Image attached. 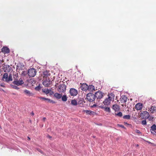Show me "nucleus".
Returning <instances> with one entry per match:
<instances>
[{"instance_id": "nucleus-1", "label": "nucleus", "mask_w": 156, "mask_h": 156, "mask_svg": "<svg viewBox=\"0 0 156 156\" xmlns=\"http://www.w3.org/2000/svg\"><path fill=\"white\" fill-rule=\"evenodd\" d=\"M2 80L7 82L12 81V75L10 74L8 76V74L7 73H4L2 77Z\"/></svg>"}, {"instance_id": "nucleus-2", "label": "nucleus", "mask_w": 156, "mask_h": 156, "mask_svg": "<svg viewBox=\"0 0 156 156\" xmlns=\"http://www.w3.org/2000/svg\"><path fill=\"white\" fill-rule=\"evenodd\" d=\"M94 95L96 98L95 103L98 104L100 101V99L103 97V94L101 91H98L95 93Z\"/></svg>"}, {"instance_id": "nucleus-3", "label": "nucleus", "mask_w": 156, "mask_h": 156, "mask_svg": "<svg viewBox=\"0 0 156 156\" xmlns=\"http://www.w3.org/2000/svg\"><path fill=\"white\" fill-rule=\"evenodd\" d=\"M86 98L90 102H93L95 100V97L94 94L92 93H89L87 95Z\"/></svg>"}, {"instance_id": "nucleus-4", "label": "nucleus", "mask_w": 156, "mask_h": 156, "mask_svg": "<svg viewBox=\"0 0 156 156\" xmlns=\"http://www.w3.org/2000/svg\"><path fill=\"white\" fill-rule=\"evenodd\" d=\"M36 70L34 68H31L29 69L27 72L28 75L31 77L34 76L36 74Z\"/></svg>"}, {"instance_id": "nucleus-5", "label": "nucleus", "mask_w": 156, "mask_h": 156, "mask_svg": "<svg viewBox=\"0 0 156 156\" xmlns=\"http://www.w3.org/2000/svg\"><path fill=\"white\" fill-rule=\"evenodd\" d=\"M66 86L64 84H61L58 87V91L59 92H64L65 91L66 89Z\"/></svg>"}, {"instance_id": "nucleus-6", "label": "nucleus", "mask_w": 156, "mask_h": 156, "mask_svg": "<svg viewBox=\"0 0 156 156\" xmlns=\"http://www.w3.org/2000/svg\"><path fill=\"white\" fill-rule=\"evenodd\" d=\"M24 82L21 78H20L19 80L15 79L13 82L14 84L18 86L21 85Z\"/></svg>"}, {"instance_id": "nucleus-7", "label": "nucleus", "mask_w": 156, "mask_h": 156, "mask_svg": "<svg viewBox=\"0 0 156 156\" xmlns=\"http://www.w3.org/2000/svg\"><path fill=\"white\" fill-rule=\"evenodd\" d=\"M69 93L71 96H75L77 95L78 92L76 89L73 88H71L70 90Z\"/></svg>"}, {"instance_id": "nucleus-8", "label": "nucleus", "mask_w": 156, "mask_h": 156, "mask_svg": "<svg viewBox=\"0 0 156 156\" xmlns=\"http://www.w3.org/2000/svg\"><path fill=\"white\" fill-rule=\"evenodd\" d=\"M43 77L44 78L47 79V78H49V77L51 75L50 72L49 70H45L43 73Z\"/></svg>"}, {"instance_id": "nucleus-9", "label": "nucleus", "mask_w": 156, "mask_h": 156, "mask_svg": "<svg viewBox=\"0 0 156 156\" xmlns=\"http://www.w3.org/2000/svg\"><path fill=\"white\" fill-rule=\"evenodd\" d=\"M51 80L49 78L47 80V78L44 80L43 82V84L45 87H48L49 85L51 83Z\"/></svg>"}, {"instance_id": "nucleus-10", "label": "nucleus", "mask_w": 156, "mask_h": 156, "mask_svg": "<svg viewBox=\"0 0 156 156\" xmlns=\"http://www.w3.org/2000/svg\"><path fill=\"white\" fill-rule=\"evenodd\" d=\"M143 118L144 119H147L150 116L149 113L147 111H143L142 113Z\"/></svg>"}, {"instance_id": "nucleus-11", "label": "nucleus", "mask_w": 156, "mask_h": 156, "mask_svg": "<svg viewBox=\"0 0 156 156\" xmlns=\"http://www.w3.org/2000/svg\"><path fill=\"white\" fill-rule=\"evenodd\" d=\"M80 86V88L83 90L86 91L89 89V87L87 85L86 83L81 84Z\"/></svg>"}, {"instance_id": "nucleus-12", "label": "nucleus", "mask_w": 156, "mask_h": 156, "mask_svg": "<svg viewBox=\"0 0 156 156\" xmlns=\"http://www.w3.org/2000/svg\"><path fill=\"white\" fill-rule=\"evenodd\" d=\"M115 97V94L113 93H111L108 94V98H107L110 101H114Z\"/></svg>"}, {"instance_id": "nucleus-13", "label": "nucleus", "mask_w": 156, "mask_h": 156, "mask_svg": "<svg viewBox=\"0 0 156 156\" xmlns=\"http://www.w3.org/2000/svg\"><path fill=\"white\" fill-rule=\"evenodd\" d=\"M2 51L4 54H8L10 52L9 49L6 47H3L2 49Z\"/></svg>"}, {"instance_id": "nucleus-14", "label": "nucleus", "mask_w": 156, "mask_h": 156, "mask_svg": "<svg viewBox=\"0 0 156 156\" xmlns=\"http://www.w3.org/2000/svg\"><path fill=\"white\" fill-rule=\"evenodd\" d=\"M11 69V67L9 65H5L4 67V71L5 72H9Z\"/></svg>"}, {"instance_id": "nucleus-15", "label": "nucleus", "mask_w": 156, "mask_h": 156, "mask_svg": "<svg viewBox=\"0 0 156 156\" xmlns=\"http://www.w3.org/2000/svg\"><path fill=\"white\" fill-rule=\"evenodd\" d=\"M112 108L115 112H118L120 110L119 106L117 104L113 105L112 106Z\"/></svg>"}, {"instance_id": "nucleus-16", "label": "nucleus", "mask_w": 156, "mask_h": 156, "mask_svg": "<svg viewBox=\"0 0 156 156\" xmlns=\"http://www.w3.org/2000/svg\"><path fill=\"white\" fill-rule=\"evenodd\" d=\"M135 108L137 110H141L143 108L142 104L140 103L136 104L135 105Z\"/></svg>"}, {"instance_id": "nucleus-17", "label": "nucleus", "mask_w": 156, "mask_h": 156, "mask_svg": "<svg viewBox=\"0 0 156 156\" xmlns=\"http://www.w3.org/2000/svg\"><path fill=\"white\" fill-rule=\"evenodd\" d=\"M127 98L125 95H123L120 98V100L122 103H126L127 101Z\"/></svg>"}, {"instance_id": "nucleus-18", "label": "nucleus", "mask_w": 156, "mask_h": 156, "mask_svg": "<svg viewBox=\"0 0 156 156\" xmlns=\"http://www.w3.org/2000/svg\"><path fill=\"white\" fill-rule=\"evenodd\" d=\"M148 111L151 112V113H153L154 111L156 112V107L151 106L150 108H148Z\"/></svg>"}, {"instance_id": "nucleus-19", "label": "nucleus", "mask_w": 156, "mask_h": 156, "mask_svg": "<svg viewBox=\"0 0 156 156\" xmlns=\"http://www.w3.org/2000/svg\"><path fill=\"white\" fill-rule=\"evenodd\" d=\"M100 107L104 109V110L109 113L111 112V110L110 108L108 107H104V106H100Z\"/></svg>"}, {"instance_id": "nucleus-20", "label": "nucleus", "mask_w": 156, "mask_h": 156, "mask_svg": "<svg viewBox=\"0 0 156 156\" xmlns=\"http://www.w3.org/2000/svg\"><path fill=\"white\" fill-rule=\"evenodd\" d=\"M111 101L107 98H106L103 102V104L105 105H108L110 104Z\"/></svg>"}, {"instance_id": "nucleus-21", "label": "nucleus", "mask_w": 156, "mask_h": 156, "mask_svg": "<svg viewBox=\"0 0 156 156\" xmlns=\"http://www.w3.org/2000/svg\"><path fill=\"white\" fill-rule=\"evenodd\" d=\"M62 94H60L58 93H56L54 94V96L57 99H60L62 97Z\"/></svg>"}, {"instance_id": "nucleus-22", "label": "nucleus", "mask_w": 156, "mask_h": 156, "mask_svg": "<svg viewBox=\"0 0 156 156\" xmlns=\"http://www.w3.org/2000/svg\"><path fill=\"white\" fill-rule=\"evenodd\" d=\"M24 92L26 95L28 96H30L33 95V94L32 93H30L28 90H25L24 91Z\"/></svg>"}, {"instance_id": "nucleus-23", "label": "nucleus", "mask_w": 156, "mask_h": 156, "mask_svg": "<svg viewBox=\"0 0 156 156\" xmlns=\"http://www.w3.org/2000/svg\"><path fill=\"white\" fill-rule=\"evenodd\" d=\"M83 112H85L88 115H91L92 114V113H94V112L90 110H84L83 111Z\"/></svg>"}, {"instance_id": "nucleus-24", "label": "nucleus", "mask_w": 156, "mask_h": 156, "mask_svg": "<svg viewBox=\"0 0 156 156\" xmlns=\"http://www.w3.org/2000/svg\"><path fill=\"white\" fill-rule=\"evenodd\" d=\"M115 116H117L118 117H121L122 116V113L121 112H119L118 113H115Z\"/></svg>"}, {"instance_id": "nucleus-25", "label": "nucleus", "mask_w": 156, "mask_h": 156, "mask_svg": "<svg viewBox=\"0 0 156 156\" xmlns=\"http://www.w3.org/2000/svg\"><path fill=\"white\" fill-rule=\"evenodd\" d=\"M71 104L73 105H76L77 104V102L75 100H73L71 101Z\"/></svg>"}, {"instance_id": "nucleus-26", "label": "nucleus", "mask_w": 156, "mask_h": 156, "mask_svg": "<svg viewBox=\"0 0 156 156\" xmlns=\"http://www.w3.org/2000/svg\"><path fill=\"white\" fill-rule=\"evenodd\" d=\"M89 89L88 90H90L91 91H93L94 90V87L92 85H90L88 86Z\"/></svg>"}, {"instance_id": "nucleus-27", "label": "nucleus", "mask_w": 156, "mask_h": 156, "mask_svg": "<svg viewBox=\"0 0 156 156\" xmlns=\"http://www.w3.org/2000/svg\"><path fill=\"white\" fill-rule=\"evenodd\" d=\"M123 118L125 119H130V116L129 115H125L123 116Z\"/></svg>"}, {"instance_id": "nucleus-28", "label": "nucleus", "mask_w": 156, "mask_h": 156, "mask_svg": "<svg viewBox=\"0 0 156 156\" xmlns=\"http://www.w3.org/2000/svg\"><path fill=\"white\" fill-rule=\"evenodd\" d=\"M62 100L64 101H65L67 100V98L66 95H63L62 97Z\"/></svg>"}, {"instance_id": "nucleus-29", "label": "nucleus", "mask_w": 156, "mask_h": 156, "mask_svg": "<svg viewBox=\"0 0 156 156\" xmlns=\"http://www.w3.org/2000/svg\"><path fill=\"white\" fill-rule=\"evenodd\" d=\"M151 130H156V125L155 124L153 125L151 127Z\"/></svg>"}, {"instance_id": "nucleus-30", "label": "nucleus", "mask_w": 156, "mask_h": 156, "mask_svg": "<svg viewBox=\"0 0 156 156\" xmlns=\"http://www.w3.org/2000/svg\"><path fill=\"white\" fill-rule=\"evenodd\" d=\"M51 91V90H49L48 89H47L45 91H44V92H45L46 94H48L49 93H50Z\"/></svg>"}, {"instance_id": "nucleus-31", "label": "nucleus", "mask_w": 156, "mask_h": 156, "mask_svg": "<svg viewBox=\"0 0 156 156\" xmlns=\"http://www.w3.org/2000/svg\"><path fill=\"white\" fill-rule=\"evenodd\" d=\"M47 101H48V102H49L50 103H55V102H54L53 100H52L49 98H47Z\"/></svg>"}, {"instance_id": "nucleus-32", "label": "nucleus", "mask_w": 156, "mask_h": 156, "mask_svg": "<svg viewBox=\"0 0 156 156\" xmlns=\"http://www.w3.org/2000/svg\"><path fill=\"white\" fill-rule=\"evenodd\" d=\"M142 124L143 125H145L146 124L147 122L146 120H143L141 122Z\"/></svg>"}, {"instance_id": "nucleus-33", "label": "nucleus", "mask_w": 156, "mask_h": 156, "mask_svg": "<svg viewBox=\"0 0 156 156\" xmlns=\"http://www.w3.org/2000/svg\"><path fill=\"white\" fill-rule=\"evenodd\" d=\"M27 73V71H23L22 73V74L23 75H25Z\"/></svg>"}, {"instance_id": "nucleus-34", "label": "nucleus", "mask_w": 156, "mask_h": 156, "mask_svg": "<svg viewBox=\"0 0 156 156\" xmlns=\"http://www.w3.org/2000/svg\"><path fill=\"white\" fill-rule=\"evenodd\" d=\"M149 120L150 121H152L153 120L154 118L152 117H150V116L149 117V118H148Z\"/></svg>"}, {"instance_id": "nucleus-35", "label": "nucleus", "mask_w": 156, "mask_h": 156, "mask_svg": "<svg viewBox=\"0 0 156 156\" xmlns=\"http://www.w3.org/2000/svg\"><path fill=\"white\" fill-rule=\"evenodd\" d=\"M39 98L41 99H42L44 100L47 101V98H44V97H41Z\"/></svg>"}, {"instance_id": "nucleus-36", "label": "nucleus", "mask_w": 156, "mask_h": 156, "mask_svg": "<svg viewBox=\"0 0 156 156\" xmlns=\"http://www.w3.org/2000/svg\"><path fill=\"white\" fill-rule=\"evenodd\" d=\"M135 131L136 133H141L140 131V130L138 129H136L135 130Z\"/></svg>"}, {"instance_id": "nucleus-37", "label": "nucleus", "mask_w": 156, "mask_h": 156, "mask_svg": "<svg viewBox=\"0 0 156 156\" xmlns=\"http://www.w3.org/2000/svg\"><path fill=\"white\" fill-rule=\"evenodd\" d=\"M151 131L152 133L156 135V132H155V130H153L152 131V130H151Z\"/></svg>"}, {"instance_id": "nucleus-38", "label": "nucleus", "mask_w": 156, "mask_h": 156, "mask_svg": "<svg viewBox=\"0 0 156 156\" xmlns=\"http://www.w3.org/2000/svg\"><path fill=\"white\" fill-rule=\"evenodd\" d=\"M37 150L39 152H41V153H43V152L40 149L38 148L37 149Z\"/></svg>"}, {"instance_id": "nucleus-39", "label": "nucleus", "mask_w": 156, "mask_h": 156, "mask_svg": "<svg viewBox=\"0 0 156 156\" xmlns=\"http://www.w3.org/2000/svg\"><path fill=\"white\" fill-rule=\"evenodd\" d=\"M4 85H5L4 84L2 83L0 84V86L2 87H5V86Z\"/></svg>"}, {"instance_id": "nucleus-40", "label": "nucleus", "mask_w": 156, "mask_h": 156, "mask_svg": "<svg viewBox=\"0 0 156 156\" xmlns=\"http://www.w3.org/2000/svg\"><path fill=\"white\" fill-rule=\"evenodd\" d=\"M13 87L14 88L16 89H19V88L18 87H17L16 86H14Z\"/></svg>"}, {"instance_id": "nucleus-41", "label": "nucleus", "mask_w": 156, "mask_h": 156, "mask_svg": "<svg viewBox=\"0 0 156 156\" xmlns=\"http://www.w3.org/2000/svg\"><path fill=\"white\" fill-rule=\"evenodd\" d=\"M120 126L122 128H124V129H125V127H124V126L123 125H121Z\"/></svg>"}, {"instance_id": "nucleus-42", "label": "nucleus", "mask_w": 156, "mask_h": 156, "mask_svg": "<svg viewBox=\"0 0 156 156\" xmlns=\"http://www.w3.org/2000/svg\"><path fill=\"white\" fill-rule=\"evenodd\" d=\"M46 119V118L45 117H44L43 118V120L44 121H45Z\"/></svg>"}, {"instance_id": "nucleus-43", "label": "nucleus", "mask_w": 156, "mask_h": 156, "mask_svg": "<svg viewBox=\"0 0 156 156\" xmlns=\"http://www.w3.org/2000/svg\"><path fill=\"white\" fill-rule=\"evenodd\" d=\"M139 146V144H137L136 145H135V146H136V147H138Z\"/></svg>"}, {"instance_id": "nucleus-44", "label": "nucleus", "mask_w": 156, "mask_h": 156, "mask_svg": "<svg viewBox=\"0 0 156 156\" xmlns=\"http://www.w3.org/2000/svg\"><path fill=\"white\" fill-rule=\"evenodd\" d=\"M27 138H28V140H30V138L29 136L27 137Z\"/></svg>"}, {"instance_id": "nucleus-45", "label": "nucleus", "mask_w": 156, "mask_h": 156, "mask_svg": "<svg viewBox=\"0 0 156 156\" xmlns=\"http://www.w3.org/2000/svg\"><path fill=\"white\" fill-rule=\"evenodd\" d=\"M31 114H32L33 115H34V113L33 112H32L31 113Z\"/></svg>"}, {"instance_id": "nucleus-46", "label": "nucleus", "mask_w": 156, "mask_h": 156, "mask_svg": "<svg viewBox=\"0 0 156 156\" xmlns=\"http://www.w3.org/2000/svg\"><path fill=\"white\" fill-rule=\"evenodd\" d=\"M48 137L49 138H51V137L49 135H48Z\"/></svg>"}, {"instance_id": "nucleus-47", "label": "nucleus", "mask_w": 156, "mask_h": 156, "mask_svg": "<svg viewBox=\"0 0 156 156\" xmlns=\"http://www.w3.org/2000/svg\"><path fill=\"white\" fill-rule=\"evenodd\" d=\"M93 137L94 138H95L96 137V136H93Z\"/></svg>"}, {"instance_id": "nucleus-48", "label": "nucleus", "mask_w": 156, "mask_h": 156, "mask_svg": "<svg viewBox=\"0 0 156 156\" xmlns=\"http://www.w3.org/2000/svg\"><path fill=\"white\" fill-rule=\"evenodd\" d=\"M51 93H53V91H51Z\"/></svg>"}]
</instances>
